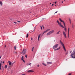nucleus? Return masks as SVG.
I'll list each match as a JSON object with an SVG mask.
<instances>
[{"label": "nucleus", "mask_w": 75, "mask_h": 75, "mask_svg": "<svg viewBox=\"0 0 75 75\" xmlns=\"http://www.w3.org/2000/svg\"><path fill=\"white\" fill-rule=\"evenodd\" d=\"M0 4L1 5V6H2L3 4V3H2V2H1V1H0Z\"/></svg>", "instance_id": "16"}, {"label": "nucleus", "mask_w": 75, "mask_h": 75, "mask_svg": "<svg viewBox=\"0 0 75 75\" xmlns=\"http://www.w3.org/2000/svg\"><path fill=\"white\" fill-rule=\"evenodd\" d=\"M59 45L58 44H56L53 47V49H55V48H57V47H58V46Z\"/></svg>", "instance_id": "6"}, {"label": "nucleus", "mask_w": 75, "mask_h": 75, "mask_svg": "<svg viewBox=\"0 0 75 75\" xmlns=\"http://www.w3.org/2000/svg\"><path fill=\"white\" fill-rule=\"evenodd\" d=\"M71 56L73 58H75V50H74L71 54Z\"/></svg>", "instance_id": "3"}, {"label": "nucleus", "mask_w": 75, "mask_h": 75, "mask_svg": "<svg viewBox=\"0 0 75 75\" xmlns=\"http://www.w3.org/2000/svg\"><path fill=\"white\" fill-rule=\"evenodd\" d=\"M55 6H57V5H55Z\"/></svg>", "instance_id": "52"}, {"label": "nucleus", "mask_w": 75, "mask_h": 75, "mask_svg": "<svg viewBox=\"0 0 75 75\" xmlns=\"http://www.w3.org/2000/svg\"><path fill=\"white\" fill-rule=\"evenodd\" d=\"M14 48L15 50H16V49L17 48V47H16V46H15L14 47Z\"/></svg>", "instance_id": "17"}, {"label": "nucleus", "mask_w": 75, "mask_h": 75, "mask_svg": "<svg viewBox=\"0 0 75 75\" xmlns=\"http://www.w3.org/2000/svg\"><path fill=\"white\" fill-rule=\"evenodd\" d=\"M8 62L9 64V65H13V64H11V62H10V61H9Z\"/></svg>", "instance_id": "13"}, {"label": "nucleus", "mask_w": 75, "mask_h": 75, "mask_svg": "<svg viewBox=\"0 0 75 75\" xmlns=\"http://www.w3.org/2000/svg\"><path fill=\"white\" fill-rule=\"evenodd\" d=\"M61 48V47H59L58 48H57L56 49H54V51H57V50H59V49Z\"/></svg>", "instance_id": "12"}, {"label": "nucleus", "mask_w": 75, "mask_h": 75, "mask_svg": "<svg viewBox=\"0 0 75 75\" xmlns=\"http://www.w3.org/2000/svg\"><path fill=\"white\" fill-rule=\"evenodd\" d=\"M18 23H20V22H21V21H18Z\"/></svg>", "instance_id": "34"}, {"label": "nucleus", "mask_w": 75, "mask_h": 75, "mask_svg": "<svg viewBox=\"0 0 75 75\" xmlns=\"http://www.w3.org/2000/svg\"><path fill=\"white\" fill-rule=\"evenodd\" d=\"M35 29H34V30H33V31H35Z\"/></svg>", "instance_id": "47"}, {"label": "nucleus", "mask_w": 75, "mask_h": 75, "mask_svg": "<svg viewBox=\"0 0 75 75\" xmlns=\"http://www.w3.org/2000/svg\"><path fill=\"white\" fill-rule=\"evenodd\" d=\"M34 47L32 48V51H33L34 50Z\"/></svg>", "instance_id": "25"}, {"label": "nucleus", "mask_w": 75, "mask_h": 75, "mask_svg": "<svg viewBox=\"0 0 75 75\" xmlns=\"http://www.w3.org/2000/svg\"><path fill=\"white\" fill-rule=\"evenodd\" d=\"M5 47H6V46H5Z\"/></svg>", "instance_id": "51"}, {"label": "nucleus", "mask_w": 75, "mask_h": 75, "mask_svg": "<svg viewBox=\"0 0 75 75\" xmlns=\"http://www.w3.org/2000/svg\"><path fill=\"white\" fill-rule=\"evenodd\" d=\"M4 68L5 69H6V68H7V65H6L4 67Z\"/></svg>", "instance_id": "20"}, {"label": "nucleus", "mask_w": 75, "mask_h": 75, "mask_svg": "<svg viewBox=\"0 0 75 75\" xmlns=\"http://www.w3.org/2000/svg\"><path fill=\"white\" fill-rule=\"evenodd\" d=\"M25 52H26V49H23V53L24 54L25 53Z\"/></svg>", "instance_id": "7"}, {"label": "nucleus", "mask_w": 75, "mask_h": 75, "mask_svg": "<svg viewBox=\"0 0 75 75\" xmlns=\"http://www.w3.org/2000/svg\"><path fill=\"white\" fill-rule=\"evenodd\" d=\"M38 67H40V65H38Z\"/></svg>", "instance_id": "40"}, {"label": "nucleus", "mask_w": 75, "mask_h": 75, "mask_svg": "<svg viewBox=\"0 0 75 75\" xmlns=\"http://www.w3.org/2000/svg\"><path fill=\"white\" fill-rule=\"evenodd\" d=\"M54 30H53L50 31L47 33V35H51V34H52V33H54Z\"/></svg>", "instance_id": "4"}, {"label": "nucleus", "mask_w": 75, "mask_h": 75, "mask_svg": "<svg viewBox=\"0 0 75 75\" xmlns=\"http://www.w3.org/2000/svg\"><path fill=\"white\" fill-rule=\"evenodd\" d=\"M22 75H25V74H23Z\"/></svg>", "instance_id": "42"}, {"label": "nucleus", "mask_w": 75, "mask_h": 75, "mask_svg": "<svg viewBox=\"0 0 75 75\" xmlns=\"http://www.w3.org/2000/svg\"><path fill=\"white\" fill-rule=\"evenodd\" d=\"M31 63H29L27 64V65H31Z\"/></svg>", "instance_id": "15"}, {"label": "nucleus", "mask_w": 75, "mask_h": 75, "mask_svg": "<svg viewBox=\"0 0 75 75\" xmlns=\"http://www.w3.org/2000/svg\"><path fill=\"white\" fill-rule=\"evenodd\" d=\"M60 42L61 45L63 46V48L64 50L66 52V51L67 50H66V49H65V46H64V44L63 43V42H62V41L61 40H60Z\"/></svg>", "instance_id": "2"}, {"label": "nucleus", "mask_w": 75, "mask_h": 75, "mask_svg": "<svg viewBox=\"0 0 75 75\" xmlns=\"http://www.w3.org/2000/svg\"><path fill=\"white\" fill-rule=\"evenodd\" d=\"M40 27V28H41V30H42V27L41 26Z\"/></svg>", "instance_id": "37"}, {"label": "nucleus", "mask_w": 75, "mask_h": 75, "mask_svg": "<svg viewBox=\"0 0 75 75\" xmlns=\"http://www.w3.org/2000/svg\"><path fill=\"white\" fill-rule=\"evenodd\" d=\"M14 54H17V52H14Z\"/></svg>", "instance_id": "35"}, {"label": "nucleus", "mask_w": 75, "mask_h": 75, "mask_svg": "<svg viewBox=\"0 0 75 75\" xmlns=\"http://www.w3.org/2000/svg\"><path fill=\"white\" fill-rule=\"evenodd\" d=\"M50 29H47V30H46V32H48V31H50Z\"/></svg>", "instance_id": "18"}, {"label": "nucleus", "mask_w": 75, "mask_h": 75, "mask_svg": "<svg viewBox=\"0 0 75 75\" xmlns=\"http://www.w3.org/2000/svg\"><path fill=\"white\" fill-rule=\"evenodd\" d=\"M13 23L15 24H17V23L16 22H14Z\"/></svg>", "instance_id": "32"}, {"label": "nucleus", "mask_w": 75, "mask_h": 75, "mask_svg": "<svg viewBox=\"0 0 75 75\" xmlns=\"http://www.w3.org/2000/svg\"><path fill=\"white\" fill-rule=\"evenodd\" d=\"M69 20L70 21V24H71V19H69Z\"/></svg>", "instance_id": "26"}, {"label": "nucleus", "mask_w": 75, "mask_h": 75, "mask_svg": "<svg viewBox=\"0 0 75 75\" xmlns=\"http://www.w3.org/2000/svg\"><path fill=\"white\" fill-rule=\"evenodd\" d=\"M59 20L61 22H62V23H63V24H64V30L65 32H67V29L66 28V26H65V22L63 21H62L60 18H59Z\"/></svg>", "instance_id": "1"}, {"label": "nucleus", "mask_w": 75, "mask_h": 75, "mask_svg": "<svg viewBox=\"0 0 75 75\" xmlns=\"http://www.w3.org/2000/svg\"><path fill=\"white\" fill-rule=\"evenodd\" d=\"M14 63H15V62H14Z\"/></svg>", "instance_id": "53"}, {"label": "nucleus", "mask_w": 75, "mask_h": 75, "mask_svg": "<svg viewBox=\"0 0 75 75\" xmlns=\"http://www.w3.org/2000/svg\"><path fill=\"white\" fill-rule=\"evenodd\" d=\"M62 3H64V1H62Z\"/></svg>", "instance_id": "48"}, {"label": "nucleus", "mask_w": 75, "mask_h": 75, "mask_svg": "<svg viewBox=\"0 0 75 75\" xmlns=\"http://www.w3.org/2000/svg\"><path fill=\"white\" fill-rule=\"evenodd\" d=\"M68 31H69V28L68 29Z\"/></svg>", "instance_id": "41"}, {"label": "nucleus", "mask_w": 75, "mask_h": 75, "mask_svg": "<svg viewBox=\"0 0 75 75\" xmlns=\"http://www.w3.org/2000/svg\"><path fill=\"white\" fill-rule=\"evenodd\" d=\"M47 31H44V32L43 33V34H44V33H47Z\"/></svg>", "instance_id": "22"}, {"label": "nucleus", "mask_w": 75, "mask_h": 75, "mask_svg": "<svg viewBox=\"0 0 75 75\" xmlns=\"http://www.w3.org/2000/svg\"><path fill=\"white\" fill-rule=\"evenodd\" d=\"M28 37V33H27L26 36V38H27Z\"/></svg>", "instance_id": "19"}, {"label": "nucleus", "mask_w": 75, "mask_h": 75, "mask_svg": "<svg viewBox=\"0 0 75 75\" xmlns=\"http://www.w3.org/2000/svg\"><path fill=\"white\" fill-rule=\"evenodd\" d=\"M24 58L23 57V56H22L21 60H22L23 62H25V61L24 60Z\"/></svg>", "instance_id": "10"}, {"label": "nucleus", "mask_w": 75, "mask_h": 75, "mask_svg": "<svg viewBox=\"0 0 75 75\" xmlns=\"http://www.w3.org/2000/svg\"><path fill=\"white\" fill-rule=\"evenodd\" d=\"M59 32H60V31H59L57 33V34H59Z\"/></svg>", "instance_id": "23"}, {"label": "nucleus", "mask_w": 75, "mask_h": 75, "mask_svg": "<svg viewBox=\"0 0 75 75\" xmlns=\"http://www.w3.org/2000/svg\"><path fill=\"white\" fill-rule=\"evenodd\" d=\"M58 12V11H57L55 13H54V14H55V13H57Z\"/></svg>", "instance_id": "33"}, {"label": "nucleus", "mask_w": 75, "mask_h": 75, "mask_svg": "<svg viewBox=\"0 0 75 75\" xmlns=\"http://www.w3.org/2000/svg\"><path fill=\"white\" fill-rule=\"evenodd\" d=\"M4 62L3 61L2 62V63L3 64H4Z\"/></svg>", "instance_id": "43"}, {"label": "nucleus", "mask_w": 75, "mask_h": 75, "mask_svg": "<svg viewBox=\"0 0 75 75\" xmlns=\"http://www.w3.org/2000/svg\"><path fill=\"white\" fill-rule=\"evenodd\" d=\"M28 72H34V71L32 70H30L28 71Z\"/></svg>", "instance_id": "9"}, {"label": "nucleus", "mask_w": 75, "mask_h": 75, "mask_svg": "<svg viewBox=\"0 0 75 75\" xmlns=\"http://www.w3.org/2000/svg\"><path fill=\"white\" fill-rule=\"evenodd\" d=\"M50 4H51V3H50Z\"/></svg>", "instance_id": "54"}, {"label": "nucleus", "mask_w": 75, "mask_h": 75, "mask_svg": "<svg viewBox=\"0 0 75 75\" xmlns=\"http://www.w3.org/2000/svg\"><path fill=\"white\" fill-rule=\"evenodd\" d=\"M63 33L64 37H65V38H67V36L66 35V34L65 33V32H64V31H63Z\"/></svg>", "instance_id": "8"}, {"label": "nucleus", "mask_w": 75, "mask_h": 75, "mask_svg": "<svg viewBox=\"0 0 75 75\" xmlns=\"http://www.w3.org/2000/svg\"><path fill=\"white\" fill-rule=\"evenodd\" d=\"M68 54V52H67L66 53V55H67V54Z\"/></svg>", "instance_id": "28"}, {"label": "nucleus", "mask_w": 75, "mask_h": 75, "mask_svg": "<svg viewBox=\"0 0 75 75\" xmlns=\"http://www.w3.org/2000/svg\"><path fill=\"white\" fill-rule=\"evenodd\" d=\"M40 36H41V34H40L38 36V41H39V40L40 39Z\"/></svg>", "instance_id": "11"}, {"label": "nucleus", "mask_w": 75, "mask_h": 75, "mask_svg": "<svg viewBox=\"0 0 75 75\" xmlns=\"http://www.w3.org/2000/svg\"><path fill=\"white\" fill-rule=\"evenodd\" d=\"M72 28H74V25H72Z\"/></svg>", "instance_id": "36"}, {"label": "nucleus", "mask_w": 75, "mask_h": 75, "mask_svg": "<svg viewBox=\"0 0 75 75\" xmlns=\"http://www.w3.org/2000/svg\"><path fill=\"white\" fill-rule=\"evenodd\" d=\"M1 69V67H0V70Z\"/></svg>", "instance_id": "50"}, {"label": "nucleus", "mask_w": 75, "mask_h": 75, "mask_svg": "<svg viewBox=\"0 0 75 75\" xmlns=\"http://www.w3.org/2000/svg\"><path fill=\"white\" fill-rule=\"evenodd\" d=\"M64 1H65V0H64Z\"/></svg>", "instance_id": "55"}, {"label": "nucleus", "mask_w": 75, "mask_h": 75, "mask_svg": "<svg viewBox=\"0 0 75 75\" xmlns=\"http://www.w3.org/2000/svg\"><path fill=\"white\" fill-rule=\"evenodd\" d=\"M31 40H33V38H31Z\"/></svg>", "instance_id": "39"}, {"label": "nucleus", "mask_w": 75, "mask_h": 75, "mask_svg": "<svg viewBox=\"0 0 75 75\" xmlns=\"http://www.w3.org/2000/svg\"><path fill=\"white\" fill-rule=\"evenodd\" d=\"M72 75V74L71 73H69V75Z\"/></svg>", "instance_id": "31"}, {"label": "nucleus", "mask_w": 75, "mask_h": 75, "mask_svg": "<svg viewBox=\"0 0 75 75\" xmlns=\"http://www.w3.org/2000/svg\"><path fill=\"white\" fill-rule=\"evenodd\" d=\"M42 27H43V28L44 29V26L43 25H42Z\"/></svg>", "instance_id": "44"}, {"label": "nucleus", "mask_w": 75, "mask_h": 75, "mask_svg": "<svg viewBox=\"0 0 75 75\" xmlns=\"http://www.w3.org/2000/svg\"><path fill=\"white\" fill-rule=\"evenodd\" d=\"M55 4H56L57 3V1L55 2Z\"/></svg>", "instance_id": "45"}, {"label": "nucleus", "mask_w": 75, "mask_h": 75, "mask_svg": "<svg viewBox=\"0 0 75 75\" xmlns=\"http://www.w3.org/2000/svg\"><path fill=\"white\" fill-rule=\"evenodd\" d=\"M69 30H68V35H69Z\"/></svg>", "instance_id": "29"}, {"label": "nucleus", "mask_w": 75, "mask_h": 75, "mask_svg": "<svg viewBox=\"0 0 75 75\" xmlns=\"http://www.w3.org/2000/svg\"><path fill=\"white\" fill-rule=\"evenodd\" d=\"M3 71H4V68H3V71H2L3 72Z\"/></svg>", "instance_id": "30"}, {"label": "nucleus", "mask_w": 75, "mask_h": 75, "mask_svg": "<svg viewBox=\"0 0 75 75\" xmlns=\"http://www.w3.org/2000/svg\"><path fill=\"white\" fill-rule=\"evenodd\" d=\"M57 23H58L59 26L61 27H62V28H64V26H63V25H62V24H61V23H59L58 20L57 21Z\"/></svg>", "instance_id": "5"}, {"label": "nucleus", "mask_w": 75, "mask_h": 75, "mask_svg": "<svg viewBox=\"0 0 75 75\" xmlns=\"http://www.w3.org/2000/svg\"><path fill=\"white\" fill-rule=\"evenodd\" d=\"M68 37L69 38V35H68Z\"/></svg>", "instance_id": "38"}, {"label": "nucleus", "mask_w": 75, "mask_h": 75, "mask_svg": "<svg viewBox=\"0 0 75 75\" xmlns=\"http://www.w3.org/2000/svg\"><path fill=\"white\" fill-rule=\"evenodd\" d=\"M1 57L0 56V59H1Z\"/></svg>", "instance_id": "46"}, {"label": "nucleus", "mask_w": 75, "mask_h": 75, "mask_svg": "<svg viewBox=\"0 0 75 75\" xmlns=\"http://www.w3.org/2000/svg\"><path fill=\"white\" fill-rule=\"evenodd\" d=\"M52 6H54V4H52Z\"/></svg>", "instance_id": "49"}, {"label": "nucleus", "mask_w": 75, "mask_h": 75, "mask_svg": "<svg viewBox=\"0 0 75 75\" xmlns=\"http://www.w3.org/2000/svg\"><path fill=\"white\" fill-rule=\"evenodd\" d=\"M25 57L26 58H27V55H25Z\"/></svg>", "instance_id": "27"}, {"label": "nucleus", "mask_w": 75, "mask_h": 75, "mask_svg": "<svg viewBox=\"0 0 75 75\" xmlns=\"http://www.w3.org/2000/svg\"><path fill=\"white\" fill-rule=\"evenodd\" d=\"M1 67V62L0 64V67Z\"/></svg>", "instance_id": "24"}, {"label": "nucleus", "mask_w": 75, "mask_h": 75, "mask_svg": "<svg viewBox=\"0 0 75 75\" xmlns=\"http://www.w3.org/2000/svg\"><path fill=\"white\" fill-rule=\"evenodd\" d=\"M42 64L43 65H44L45 66H47V65L44 63H42Z\"/></svg>", "instance_id": "21"}, {"label": "nucleus", "mask_w": 75, "mask_h": 75, "mask_svg": "<svg viewBox=\"0 0 75 75\" xmlns=\"http://www.w3.org/2000/svg\"><path fill=\"white\" fill-rule=\"evenodd\" d=\"M47 63L48 65L49 64H52V63L51 62H47Z\"/></svg>", "instance_id": "14"}]
</instances>
